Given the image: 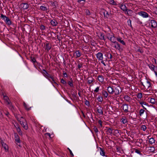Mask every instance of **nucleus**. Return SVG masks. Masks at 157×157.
<instances>
[{
    "label": "nucleus",
    "instance_id": "1",
    "mask_svg": "<svg viewBox=\"0 0 157 157\" xmlns=\"http://www.w3.org/2000/svg\"><path fill=\"white\" fill-rule=\"evenodd\" d=\"M144 87L145 88H147L148 90H151L152 87L151 82L147 80H146L145 82H144Z\"/></svg>",
    "mask_w": 157,
    "mask_h": 157
},
{
    "label": "nucleus",
    "instance_id": "2",
    "mask_svg": "<svg viewBox=\"0 0 157 157\" xmlns=\"http://www.w3.org/2000/svg\"><path fill=\"white\" fill-rule=\"evenodd\" d=\"M14 139L16 141V144L19 147H20V144H20V140L19 139V137L18 135L16 133L14 134Z\"/></svg>",
    "mask_w": 157,
    "mask_h": 157
},
{
    "label": "nucleus",
    "instance_id": "3",
    "mask_svg": "<svg viewBox=\"0 0 157 157\" xmlns=\"http://www.w3.org/2000/svg\"><path fill=\"white\" fill-rule=\"evenodd\" d=\"M52 48V45L51 44L49 43H47L45 44L44 46V48L45 51H46L47 52H49V50H50Z\"/></svg>",
    "mask_w": 157,
    "mask_h": 157
},
{
    "label": "nucleus",
    "instance_id": "4",
    "mask_svg": "<svg viewBox=\"0 0 157 157\" xmlns=\"http://www.w3.org/2000/svg\"><path fill=\"white\" fill-rule=\"evenodd\" d=\"M121 107L124 112L127 113L129 112L128 110V105L126 103L123 104Z\"/></svg>",
    "mask_w": 157,
    "mask_h": 157
},
{
    "label": "nucleus",
    "instance_id": "5",
    "mask_svg": "<svg viewBox=\"0 0 157 157\" xmlns=\"http://www.w3.org/2000/svg\"><path fill=\"white\" fill-rule=\"evenodd\" d=\"M138 14L140 16H142L143 17L147 18L149 17V15L148 14L144 11H140L138 13Z\"/></svg>",
    "mask_w": 157,
    "mask_h": 157
},
{
    "label": "nucleus",
    "instance_id": "6",
    "mask_svg": "<svg viewBox=\"0 0 157 157\" xmlns=\"http://www.w3.org/2000/svg\"><path fill=\"white\" fill-rule=\"evenodd\" d=\"M120 90H121V87L119 86H117L114 90V89L113 93L115 94V95L117 96L120 93Z\"/></svg>",
    "mask_w": 157,
    "mask_h": 157
},
{
    "label": "nucleus",
    "instance_id": "7",
    "mask_svg": "<svg viewBox=\"0 0 157 157\" xmlns=\"http://www.w3.org/2000/svg\"><path fill=\"white\" fill-rule=\"evenodd\" d=\"M20 7L24 10L27 9L29 7V5L27 3H22L20 5Z\"/></svg>",
    "mask_w": 157,
    "mask_h": 157
},
{
    "label": "nucleus",
    "instance_id": "8",
    "mask_svg": "<svg viewBox=\"0 0 157 157\" xmlns=\"http://www.w3.org/2000/svg\"><path fill=\"white\" fill-rule=\"evenodd\" d=\"M103 108L102 107L99 106L97 108V111L98 113L102 115L103 114Z\"/></svg>",
    "mask_w": 157,
    "mask_h": 157
},
{
    "label": "nucleus",
    "instance_id": "9",
    "mask_svg": "<svg viewBox=\"0 0 157 157\" xmlns=\"http://www.w3.org/2000/svg\"><path fill=\"white\" fill-rule=\"evenodd\" d=\"M151 27L153 28H155L157 27V23L155 20H151Z\"/></svg>",
    "mask_w": 157,
    "mask_h": 157
},
{
    "label": "nucleus",
    "instance_id": "10",
    "mask_svg": "<svg viewBox=\"0 0 157 157\" xmlns=\"http://www.w3.org/2000/svg\"><path fill=\"white\" fill-rule=\"evenodd\" d=\"M149 68L152 71L155 72L157 71V67H155L152 64H150L148 65Z\"/></svg>",
    "mask_w": 157,
    "mask_h": 157
},
{
    "label": "nucleus",
    "instance_id": "11",
    "mask_svg": "<svg viewBox=\"0 0 157 157\" xmlns=\"http://www.w3.org/2000/svg\"><path fill=\"white\" fill-rule=\"evenodd\" d=\"M97 58L99 60H102L103 59V54L101 52H98L96 55Z\"/></svg>",
    "mask_w": 157,
    "mask_h": 157
},
{
    "label": "nucleus",
    "instance_id": "12",
    "mask_svg": "<svg viewBox=\"0 0 157 157\" xmlns=\"http://www.w3.org/2000/svg\"><path fill=\"white\" fill-rule=\"evenodd\" d=\"M121 10L124 12V13L127 10V9L126 6L124 4H121L119 6Z\"/></svg>",
    "mask_w": 157,
    "mask_h": 157
},
{
    "label": "nucleus",
    "instance_id": "13",
    "mask_svg": "<svg viewBox=\"0 0 157 157\" xmlns=\"http://www.w3.org/2000/svg\"><path fill=\"white\" fill-rule=\"evenodd\" d=\"M7 104L8 105V107L9 109H10L12 112H13L15 110V107L12 105L11 102H8Z\"/></svg>",
    "mask_w": 157,
    "mask_h": 157
},
{
    "label": "nucleus",
    "instance_id": "14",
    "mask_svg": "<svg viewBox=\"0 0 157 157\" xmlns=\"http://www.w3.org/2000/svg\"><path fill=\"white\" fill-rule=\"evenodd\" d=\"M43 75L44 77H45L46 78L48 79L49 80L51 81L50 78L52 76L51 75L49 74L48 73V72H46L45 73H43Z\"/></svg>",
    "mask_w": 157,
    "mask_h": 157
},
{
    "label": "nucleus",
    "instance_id": "15",
    "mask_svg": "<svg viewBox=\"0 0 157 157\" xmlns=\"http://www.w3.org/2000/svg\"><path fill=\"white\" fill-rule=\"evenodd\" d=\"M120 121L123 124H124L128 122L127 119L125 117L123 116L121 119Z\"/></svg>",
    "mask_w": 157,
    "mask_h": 157
},
{
    "label": "nucleus",
    "instance_id": "16",
    "mask_svg": "<svg viewBox=\"0 0 157 157\" xmlns=\"http://www.w3.org/2000/svg\"><path fill=\"white\" fill-rule=\"evenodd\" d=\"M133 13V11L132 10H127L126 11V12L125 13V14H127L128 16H132V13Z\"/></svg>",
    "mask_w": 157,
    "mask_h": 157
},
{
    "label": "nucleus",
    "instance_id": "17",
    "mask_svg": "<svg viewBox=\"0 0 157 157\" xmlns=\"http://www.w3.org/2000/svg\"><path fill=\"white\" fill-rule=\"evenodd\" d=\"M107 91L109 94H113L114 89L110 86H108L107 89Z\"/></svg>",
    "mask_w": 157,
    "mask_h": 157
},
{
    "label": "nucleus",
    "instance_id": "18",
    "mask_svg": "<svg viewBox=\"0 0 157 157\" xmlns=\"http://www.w3.org/2000/svg\"><path fill=\"white\" fill-rule=\"evenodd\" d=\"M109 39L111 42H113V43L116 41V38L114 36L113 34L111 35V37H110V38Z\"/></svg>",
    "mask_w": 157,
    "mask_h": 157
},
{
    "label": "nucleus",
    "instance_id": "19",
    "mask_svg": "<svg viewBox=\"0 0 157 157\" xmlns=\"http://www.w3.org/2000/svg\"><path fill=\"white\" fill-rule=\"evenodd\" d=\"M147 151L150 152H154L155 151V148L154 147H147Z\"/></svg>",
    "mask_w": 157,
    "mask_h": 157
},
{
    "label": "nucleus",
    "instance_id": "20",
    "mask_svg": "<svg viewBox=\"0 0 157 157\" xmlns=\"http://www.w3.org/2000/svg\"><path fill=\"white\" fill-rule=\"evenodd\" d=\"M116 39L117 41H118L119 42H120L121 43V44L124 45H125V43L123 40H122V38L117 37V38Z\"/></svg>",
    "mask_w": 157,
    "mask_h": 157
},
{
    "label": "nucleus",
    "instance_id": "21",
    "mask_svg": "<svg viewBox=\"0 0 157 157\" xmlns=\"http://www.w3.org/2000/svg\"><path fill=\"white\" fill-rule=\"evenodd\" d=\"M51 24L53 26H55L58 24L57 22L55 19L52 20L50 22Z\"/></svg>",
    "mask_w": 157,
    "mask_h": 157
},
{
    "label": "nucleus",
    "instance_id": "22",
    "mask_svg": "<svg viewBox=\"0 0 157 157\" xmlns=\"http://www.w3.org/2000/svg\"><path fill=\"white\" fill-rule=\"evenodd\" d=\"M5 21L6 22V23L7 25H10L12 24L11 21L10 20V19L7 17H6V19L5 20Z\"/></svg>",
    "mask_w": 157,
    "mask_h": 157
},
{
    "label": "nucleus",
    "instance_id": "23",
    "mask_svg": "<svg viewBox=\"0 0 157 157\" xmlns=\"http://www.w3.org/2000/svg\"><path fill=\"white\" fill-rule=\"evenodd\" d=\"M98 80L101 82H102L104 81V77L102 75H98Z\"/></svg>",
    "mask_w": 157,
    "mask_h": 157
},
{
    "label": "nucleus",
    "instance_id": "24",
    "mask_svg": "<svg viewBox=\"0 0 157 157\" xmlns=\"http://www.w3.org/2000/svg\"><path fill=\"white\" fill-rule=\"evenodd\" d=\"M106 128H107V134H109L110 135H111L113 134V129L112 128H109L108 127H106Z\"/></svg>",
    "mask_w": 157,
    "mask_h": 157
},
{
    "label": "nucleus",
    "instance_id": "25",
    "mask_svg": "<svg viewBox=\"0 0 157 157\" xmlns=\"http://www.w3.org/2000/svg\"><path fill=\"white\" fill-rule=\"evenodd\" d=\"M17 120L20 122V123L21 125L24 123V121H26L25 119L23 118V117H21L20 119L17 118Z\"/></svg>",
    "mask_w": 157,
    "mask_h": 157
},
{
    "label": "nucleus",
    "instance_id": "26",
    "mask_svg": "<svg viewBox=\"0 0 157 157\" xmlns=\"http://www.w3.org/2000/svg\"><path fill=\"white\" fill-rule=\"evenodd\" d=\"M24 122L22 126L24 128L25 130L28 129V126L27 122L26 121H24Z\"/></svg>",
    "mask_w": 157,
    "mask_h": 157
},
{
    "label": "nucleus",
    "instance_id": "27",
    "mask_svg": "<svg viewBox=\"0 0 157 157\" xmlns=\"http://www.w3.org/2000/svg\"><path fill=\"white\" fill-rule=\"evenodd\" d=\"M124 98L125 101L128 102H130L131 100L130 97L128 95L125 96L124 97Z\"/></svg>",
    "mask_w": 157,
    "mask_h": 157
},
{
    "label": "nucleus",
    "instance_id": "28",
    "mask_svg": "<svg viewBox=\"0 0 157 157\" xmlns=\"http://www.w3.org/2000/svg\"><path fill=\"white\" fill-rule=\"evenodd\" d=\"M108 3L112 5H117L116 2L113 0H108Z\"/></svg>",
    "mask_w": 157,
    "mask_h": 157
},
{
    "label": "nucleus",
    "instance_id": "29",
    "mask_svg": "<svg viewBox=\"0 0 157 157\" xmlns=\"http://www.w3.org/2000/svg\"><path fill=\"white\" fill-rule=\"evenodd\" d=\"M102 95L105 98H107L108 96V94L107 91L104 90H103L102 91Z\"/></svg>",
    "mask_w": 157,
    "mask_h": 157
},
{
    "label": "nucleus",
    "instance_id": "30",
    "mask_svg": "<svg viewBox=\"0 0 157 157\" xmlns=\"http://www.w3.org/2000/svg\"><path fill=\"white\" fill-rule=\"evenodd\" d=\"M2 147H3V148H4V149L5 150V151H8V145L6 143H5L4 144H2Z\"/></svg>",
    "mask_w": 157,
    "mask_h": 157
},
{
    "label": "nucleus",
    "instance_id": "31",
    "mask_svg": "<svg viewBox=\"0 0 157 157\" xmlns=\"http://www.w3.org/2000/svg\"><path fill=\"white\" fill-rule=\"evenodd\" d=\"M100 150V153L102 156H105V152L103 149L101 147H99Z\"/></svg>",
    "mask_w": 157,
    "mask_h": 157
},
{
    "label": "nucleus",
    "instance_id": "32",
    "mask_svg": "<svg viewBox=\"0 0 157 157\" xmlns=\"http://www.w3.org/2000/svg\"><path fill=\"white\" fill-rule=\"evenodd\" d=\"M155 142V140L153 138L149 139V143L151 144H154Z\"/></svg>",
    "mask_w": 157,
    "mask_h": 157
},
{
    "label": "nucleus",
    "instance_id": "33",
    "mask_svg": "<svg viewBox=\"0 0 157 157\" xmlns=\"http://www.w3.org/2000/svg\"><path fill=\"white\" fill-rule=\"evenodd\" d=\"M50 79L51 81H50L52 83H54L58 85L56 82H55V78L53 76H52L50 78Z\"/></svg>",
    "mask_w": 157,
    "mask_h": 157
},
{
    "label": "nucleus",
    "instance_id": "34",
    "mask_svg": "<svg viewBox=\"0 0 157 157\" xmlns=\"http://www.w3.org/2000/svg\"><path fill=\"white\" fill-rule=\"evenodd\" d=\"M104 15L105 17L108 18L110 16V14L109 13L108 11H105V12L104 13Z\"/></svg>",
    "mask_w": 157,
    "mask_h": 157
},
{
    "label": "nucleus",
    "instance_id": "35",
    "mask_svg": "<svg viewBox=\"0 0 157 157\" xmlns=\"http://www.w3.org/2000/svg\"><path fill=\"white\" fill-rule=\"evenodd\" d=\"M3 95L4 100L6 101V102H7V104H8V102H10V101H8L9 100V98L7 96L4 95V94H3Z\"/></svg>",
    "mask_w": 157,
    "mask_h": 157
},
{
    "label": "nucleus",
    "instance_id": "36",
    "mask_svg": "<svg viewBox=\"0 0 157 157\" xmlns=\"http://www.w3.org/2000/svg\"><path fill=\"white\" fill-rule=\"evenodd\" d=\"M52 5L54 6V8H56V7L58 6V2H54L52 3Z\"/></svg>",
    "mask_w": 157,
    "mask_h": 157
},
{
    "label": "nucleus",
    "instance_id": "37",
    "mask_svg": "<svg viewBox=\"0 0 157 157\" xmlns=\"http://www.w3.org/2000/svg\"><path fill=\"white\" fill-rule=\"evenodd\" d=\"M139 103L141 105H145L146 106H149L148 104L145 101H140L139 102Z\"/></svg>",
    "mask_w": 157,
    "mask_h": 157
},
{
    "label": "nucleus",
    "instance_id": "38",
    "mask_svg": "<svg viewBox=\"0 0 157 157\" xmlns=\"http://www.w3.org/2000/svg\"><path fill=\"white\" fill-rule=\"evenodd\" d=\"M40 9L42 11L47 10V7L44 6H41L40 7Z\"/></svg>",
    "mask_w": 157,
    "mask_h": 157
},
{
    "label": "nucleus",
    "instance_id": "39",
    "mask_svg": "<svg viewBox=\"0 0 157 157\" xmlns=\"http://www.w3.org/2000/svg\"><path fill=\"white\" fill-rule=\"evenodd\" d=\"M100 39L102 40H105L104 35L103 33H100V35L99 36Z\"/></svg>",
    "mask_w": 157,
    "mask_h": 157
},
{
    "label": "nucleus",
    "instance_id": "40",
    "mask_svg": "<svg viewBox=\"0 0 157 157\" xmlns=\"http://www.w3.org/2000/svg\"><path fill=\"white\" fill-rule=\"evenodd\" d=\"M77 2L78 3L84 5L86 2V0H78Z\"/></svg>",
    "mask_w": 157,
    "mask_h": 157
},
{
    "label": "nucleus",
    "instance_id": "41",
    "mask_svg": "<svg viewBox=\"0 0 157 157\" xmlns=\"http://www.w3.org/2000/svg\"><path fill=\"white\" fill-rule=\"evenodd\" d=\"M150 101L152 104H154L155 103V99L154 98H151Z\"/></svg>",
    "mask_w": 157,
    "mask_h": 157
},
{
    "label": "nucleus",
    "instance_id": "42",
    "mask_svg": "<svg viewBox=\"0 0 157 157\" xmlns=\"http://www.w3.org/2000/svg\"><path fill=\"white\" fill-rule=\"evenodd\" d=\"M127 23H128V26H129L132 28V24H131V21L130 19H129L127 21Z\"/></svg>",
    "mask_w": 157,
    "mask_h": 157
},
{
    "label": "nucleus",
    "instance_id": "43",
    "mask_svg": "<svg viewBox=\"0 0 157 157\" xmlns=\"http://www.w3.org/2000/svg\"><path fill=\"white\" fill-rule=\"evenodd\" d=\"M140 129L142 130L145 131L147 129V127L145 125H142L141 126Z\"/></svg>",
    "mask_w": 157,
    "mask_h": 157
},
{
    "label": "nucleus",
    "instance_id": "44",
    "mask_svg": "<svg viewBox=\"0 0 157 157\" xmlns=\"http://www.w3.org/2000/svg\"><path fill=\"white\" fill-rule=\"evenodd\" d=\"M23 105L25 109L28 111L30 109V108H29L28 107V105L25 103L24 102H23Z\"/></svg>",
    "mask_w": 157,
    "mask_h": 157
},
{
    "label": "nucleus",
    "instance_id": "45",
    "mask_svg": "<svg viewBox=\"0 0 157 157\" xmlns=\"http://www.w3.org/2000/svg\"><path fill=\"white\" fill-rule=\"evenodd\" d=\"M75 53L77 57H79L81 56V53L79 50L76 51Z\"/></svg>",
    "mask_w": 157,
    "mask_h": 157
},
{
    "label": "nucleus",
    "instance_id": "46",
    "mask_svg": "<svg viewBox=\"0 0 157 157\" xmlns=\"http://www.w3.org/2000/svg\"><path fill=\"white\" fill-rule=\"evenodd\" d=\"M145 110L142 109H141L140 110L139 115L141 116L144 113Z\"/></svg>",
    "mask_w": 157,
    "mask_h": 157
},
{
    "label": "nucleus",
    "instance_id": "47",
    "mask_svg": "<svg viewBox=\"0 0 157 157\" xmlns=\"http://www.w3.org/2000/svg\"><path fill=\"white\" fill-rule=\"evenodd\" d=\"M98 101L100 102H101L103 101V98L101 96H99L97 98Z\"/></svg>",
    "mask_w": 157,
    "mask_h": 157
},
{
    "label": "nucleus",
    "instance_id": "48",
    "mask_svg": "<svg viewBox=\"0 0 157 157\" xmlns=\"http://www.w3.org/2000/svg\"><path fill=\"white\" fill-rule=\"evenodd\" d=\"M135 152L137 153V154H139V155H142V154L141 152V151H140L138 149H135Z\"/></svg>",
    "mask_w": 157,
    "mask_h": 157
},
{
    "label": "nucleus",
    "instance_id": "49",
    "mask_svg": "<svg viewBox=\"0 0 157 157\" xmlns=\"http://www.w3.org/2000/svg\"><path fill=\"white\" fill-rule=\"evenodd\" d=\"M31 60L33 62V63H35L36 62H37L36 58L34 57H31Z\"/></svg>",
    "mask_w": 157,
    "mask_h": 157
},
{
    "label": "nucleus",
    "instance_id": "50",
    "mask_svg": "<svg viewBox=\"0 0 157 157\" xmlns=\"http://www.w3.org/2000/svg\"><path fill=\"white\" fill-rule=\"evenodd\" d=\"M85 104L87 105L88 106H89L90 105V102L87 101V100H86V99H85Z\"/></svg>",
    "mask_w": 157,
    "mask_h": 157
},
{
    "label": "nucleus",
    "instance_id": "51",
    "mask_svg": "<svg viewBox=\"0 0 157 157\" xmlns=\"http://www.w3.org/2000/svg\"><path fill=\"white\" fill-rule=\"evenodd\" d=\"M137 97L138 98H141L142 97V94L141 93H139L137 94Z\"/></svg>",
    "mask_w": 157,
    "mask_h": 157
},
{
    "label": "nucleus",
    "instance_id": "52",
    "mask_svg": "<svg viewBox=\"0 0 157 157\" xmlns=\"http://www.w3.org/2000/svg\"><path fill=\"white\" fill-rule=\"evenodd\" d=\"M16 128L17 132H19V133L22 134V132L21 131L19 126H18Z\"/></svg>",
    "mask_w": 157,
    "mask_h": 157
},
{
    "label": "nucleus",
    "instance_id": "53",
    "mask_svg": "<svg viewBox=\"0 0 157 157\" xmlns=\"http://www.w3.org/2000/svg\"><path fill=\"white\" fill-rule=\"evenodd\" d=\"M61 82L64 85H66L67 83V82L64 80L63 78L61 79Z\"/></svg>",
    "mask_w": 157,
    "mask_h": 157
},
{
    "label": "nucleus",
    "instance_id": "54",
    "mask_svg": "<svg viewBox=\"0 0 157 157\" xmlns=\"http://www.w3.org/2000/svg\"><path fill=\"white\" fill-rule=\"evenodd\" d=\"M40 28L41 30H44L45 29V26L43 25H41L40 26Z\"/></svg>",
    "mask_w": 157,
    "mask_h": 157
},
{
    "label": "nucleus",
    "instance_id": "55",
    "mask_svg": "<svg viewBox=\"0 0 157 157\" xmlns=\"http://www.w3.org/2000/svg\"><path fill=\"white\" fill-rule=\"evenodd\" d=\"M93 129L94 131V132H96V133H97L98 132V130L96 126H94V128H93Z\"/></svg>",
    "mask_w": 157,
    "mask_h": 157
},
{
    "label": "nucleus",
    "instance_id": "56",
    "mask_svg": "<svg viewBox=\"0 0 157 157\" xmlns=\"http://www.w3.org/2000/svg\"><path fill=\"white\" fill-rule=\"evenodd\" d=\"M68 85L71 86V87H72L73 86V82H72V81H68Z\"/></svg>",
    "mask_w": 157,
    "mask_h": 157
},
{
    "label": "nucleus",
    "instance_id": "57",
    "mask_svg": "<svg viewBox=\"0 0 157 157\" xmlns=\"http://www.w3.org/2000/svg\"><path fill=\"white\" fill-rule=\"evenodd\" d=\"M0 17L2 18L3 19V20H4L6 19V17H7L6 16L4 15L3 14H1Z\"/></svg>",
    "mask_w": 157,
    "mask_h": 157
},
{
    "label": "nucleus",
    "instance_id": "58",
    "mask_svg": "<svg viewBox=\"0 0 157 157\" xmlns=\"http://www.w3.org/2000/svg\"><path fill=\"white\" fill-rule=\"evenodd\" d=\"M117 49L119 50H122V49H121L120 44L119 43H118L117 44Z\"/></svg>",
    "mask_w": 157,
    "mask_h": 157
},
{
    "label": "nucleus",
    "instance_id": "59",
    "mask_svg": "<svg viewBox=\"0 0 157 157\" xmlns=\"http://www.w3.org/2000/svg\"><path fill=\"white\" fill-rule=\"evenodd\" d=\"M107 56H108V58H109L110 59H112V57H113L112 55L110 53H108Z\"/></svg>",
    "mask_w": 157,
    "mask_h": 157
},
{
    "label": "nucleus",
    "instance_id": "60",
    "mask_svg": "<svg viewBox=\"0 0 157 157\" xmlns=\"http://www.w3.org/2000/svg\"><path fill=\"white\" fill-rule=\"evenodd\" d=\"M82 63H79L78 65V68L80 70V69L82 67Z\"/></svg>",
    "mask_w": 157,
    "mask_h": 157
},
{
    "label": "nucleus",
    "instance_id": "61",
    "mask_svg": "<svg viewBox=\"0 0 157 157\" xmlns=\"http://www.w3.org/2000/svg\"><path fill=\"white\" fill-rule=\"evenodd\" d=\"M67 149H68L69 150V152L70 153V154L71 155V156L72 157L74 156V155H73V153H72L71 150L69 148H67Z\"/></svg>",
    "mask_w": 157,
    "mask_h": 157
},
{
    "label": "nucleus",
    "instance_id": "62",
    "mask_svg": "<svg viewBox=\"0 0 157 157\" xmlns=\"http://www.w3.org/2000/svg\"><path fill=\"white\" fill-rule=\"evenodd\" d=\"M94 80V78H92L91 80H88V82L89 84H90L92 82H93Z\"/></svg>",
    "mask_w": 157,
    "mask_h": 157
},
{
    "label": "nucleus",
    "instance_id": "63",
    "mask_svg": "<svg viewBox=\"0 0 157 157\" xmlns=\"http://www.w3.org/2000/svg\"><path fill=\"white\" fill-rule=\"evenodd\" d=\"M99 87H97L94 90V92H98L99 91Z\"/></svg>",
    "mask_w": 157,
    "mask_h": 157
},
{
    "label": "nucleus",
    "instance_id": "64",
    "mask_svg": "<svg viewBox=\"0 0 157 157\" xmlns=\"http://www.w3.org/2000/svg\"><path fill=\"white\" fill-rule=\"evenodd\" d=\"M86 13L87 15H90V12L89 10H86Z\"/></svg>",
    "mask_w": 157,
    "mask_h": 157
}]
</instances>
